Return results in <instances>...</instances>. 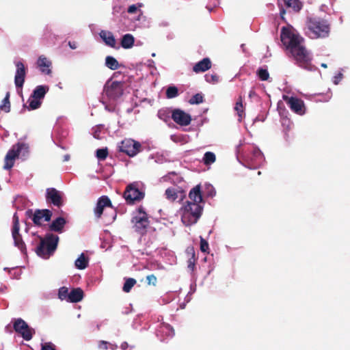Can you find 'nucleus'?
I'll return each mask as SVG.
<instances>
[{"mask_svg":"<svg viewBox=\"0 0 350 350\" xmlns=\"http://www.w3.org/2000/svg\"><path fill=\"white\" fill-rule=\"evenodd\" d=\"M128 343L126 342H124L122 343L120 347L122 349L125 350L128 348Z\"/></svg>","mask_w":350,"mask_h":350,"instance_id":"nucleus-52","label":"nucleus"},{"mask_svg":"<svg viewBox=\"0 0 350 350\" xmlns=\"http://www.w3.org/2000/svg\"><path fill=\"white\" fill-rule=\"evenodd\" d=\"M137 8L135 5H131L129 7L127 12L130 14H134L137 12Z\"/></svg>","mask_w":350,"mask_h":350,"instance_id":"nucleus-49","label":"nucleus"},{"mask_svg":"<svg viewBox=\"0 0 350 350\" xmlns=\"http://www.w3.org/2000/svg\"><path fill=\"white\" fill-rule=\"evenodd\" d=\"M161 328L162 332L165 333L167 336L173 337L175 334L174 328L170 324L163 323Z\"/></svg>","mask_w":350,"mask_h":350,"instance_id":"nucleus-37","label":"nucleus"},{"mask_svg":"<svg viewBox=\"0 0 350 350\" xmlns=\"http://www.w3.org/2000/svg\"><path fill=\"white\" fill-rule=\"evenodd\" d=\"M146 282L148 285L155 286L157 282V277L154 274L146 276Z\"/></svg>","mask_w":350,"mask_h":350,"instance_id":"nucleus-46","label":"nucleus"},{"mask_svg":"<svg viewBox=\"0 0 350 350\" xmlns=\"http://www.w3.org/2000/svg\"><path fill=\"white\" fill-rule=\"evenodd\" d=\"M321 66H322V67H323V68H327V64H326L323 63V64H321Z\"/></svg>","mask_w":350,"mask_h":350,"instance_id":"nucleus-55","label":"nucleus"},{"mask_svg":"<svg viewBox=\"0 0 350 350\" xmlns=\"http://www.w3.org/2000/svg\"><path fill=\"white\" fill-rule=\"evenodd\" d=\"M13 327L14 331L19 334L23 338L27 341L30 340L35 334V330L30 327L28 324L21 318L14 320Z\"/></svg>","mask_w":350,"mask_h":350,"instance_id":"nucleus-11","label":"nucleus"},{"mask_svg":"<svg viewBox=\"0 0 350 350\" xmlns=\"http://www.w3.org/2000/svg\"><path fill=\"white\" fill-rule=\"evenodd\" d=\"M288 51L298 66L310 71L315 69V66L311 63V55L304 45V43L293 47Z\"/></svg>","mask_w":350,"mask_h":350,"instance_id":"nucleus-4","label":"nucleus"},{"mask_svg":"<svg viewBox=\"0 0 350 350\" xmlns=\"http://www.w3.org/2000/svg\"><path fill=\"white\" fill-rule=\"evenodd\" d=\"M108 156V150L107 148H100L96 150V157L101 161L105 160Z\"/></svg>","mask_w":350,"mask_h":350,"instance_id":"nucleus-41","label":"nucleus"},{"mask_svg":"<svg viewBox=\"0 0 350 350\" xmlns=\"http://www.w3.org/2000/svg\"><path fill=\"white\" fill-rule=\"evenodd\" d=\"M46 201L58 208L62 207L64 204V193L55 188H47L46 190Z\"/></svg>","mask_w":350,"mask_h":350,"instance_id":"nucleus-14","label":"nucleus"},{"mask_svg":"<svg viewBox=\"0 0 350 350\" xmlns=\"http://www.w3.org/2000/svg\"><path fill=\"white\" fill-rule=\"evenodd\" d=\"M132 222L134 224L135 230L141 234H144L146 232L147 228L150 224L148 217L144 215H136L133 217Z\"/></svg>","mask_w":350,"mask_h":350,"instance_id":"nucleus-16","label":"nucleus"},{"mask_svg":"<svg viewBox=\"0 0 350 350\" xmlns=\"http://www.w3.org/2000/svg\"><path fill=\"white\" fill-rule=\"evenodd\" d=\"M120 152L126 153L129 157H134L142 150V145L139 142L132 139H125L119 146Z\"/></svg>","mask_w":350,"mask_h":350,"instance_id":"nucleus-12","label":"nucleus"},{"mask_svg":"<svg viewBox=\"0 0 350 350\" xmlns=\"http://www.w3.org/2000/svg\"><path fill=\"white\" fill-rule=\"evenodd\" d=\"M287 8H292L295 12H299L301 8V3L299 0H284Z\"/></svg>","mask_w":350,"mask_h":350,"instance_id":"nucleus-30","label":"nucleus"},{"mask_svg":"<svg viewBox=\"0 0 350 350\" xmlns=\"http://www.w3.org/2000/svg\"><path fill=\"white\" fill-rule=\"evenodd\" d=\"M75 265L79 269H84L88 265V258L82 253L79 258L75 260Z\"/></svg>","mask_w":350,"mask_h":350,"instance_id":"nucleus-28","label":"nucleus"},{"mask_svg":"<svg viewBox=\"0 0 350 350\" xmlns=\"http://www.w3.org/2000/svg\"><path fill=\"white\" fill-rule=\"evenodd\" d=\"M28 103H29L28 109L29 110H33V109H38L40 107L41 103H42L40 100L36 98L35 97H31V96L29 98Z\"/></svg>","mask_w":350,"mask_h":350,"instance_id":"nucleus-35","label":"nucleus"},{"mask_svg":"<svg viewBox=\"0 0 350 350\" xmlns=\"http://www.w3.org/2000/svg\"><path fill=\"white\" fill-rule=\"evenodd\" d=\"M135 42V38L131 33H126L124 35L121 39L120 44L124 49H131Z\"/></svg>","mask_w":350,"mask_h":350,"instance_id":"nucleus-26","label":"nucleus"},{"mask_svg":"<svg viewBox=\"0 0 350 350\" xmlns=\"http://www.w3.org/2000/svg\"><path fill=\"white\" fill-rule=\"evenodd\" d=\"M136 282H137L134 278H126L122 287L123 291L125 293H129Z\"/></svg>","mask_w":350,"mask_h":350,"instance_id":"nucleus-33","label":"nucleus"},{"mask_svg":"<svg viewBox=\"0 0 350 350\" xmlns=\"http://www.w3.org/2000/svg\"><path fill=\"white\" fill-rule=\"evenodd\" d=\"M137 211L138 213V215H144V216H148L147 213L145 212L144 211V208L143 206H140L139 207H138V208L137 209Z\"/></svg>","mask_w":350,"mask_h":350,"instance_id":"nucleus-50","label":"nucleus"},{"mask_svg":"<svg viewBox=\"0 0 350 350\" xmlns=\"http://www.w3.org/2000/svg\"><path fill=\"white\" fill-rule=\"evenodd\" d=\"M13 226L12 228V235L14 239V245L17 247L23 254H27V247L23 240L21 234L19 233L20 224L17 213H14L12 218Z\"/></svg>","mask_w":350,"mask_h":350,"instance_id":"nucleus-10","label":"nucleus"},{"mask_svg":"<svg viewBox=\"0 0 350 350\" xmlns=\"http://www.w3.org/2000/svg\"><path fill=\"white\" fill-rule=\"evenodd\" d=\"M209 250L208 242L202 237H200V250L202 252H206Z\"/></svg>","mask_w":350,"mask_h":350,"instance_id":"nucleus-45","label":"nucleus"},{"mask_svg":"<svg viewBox=\"0 0 350 350\" xmlns=\"http://www.w3.org/2000/svg\"><path fill=\"white\" fill-rule=\"evenodd\" d=\"M29 152V145L23 142H18L12 146L8 152L4 159L5 170H10L14 165V161L19 156L25 157Z\"/></svg>","mask_w":350,"mask_h":350,"instance_id":"nucleus-6","label":"nucleus"},{"mask_svg":"<svg viewBox=\"0 0 350 350\" xmlns=\"http://www.w3.org/2000/svg\"><path fill=\"white\" fill-rule=\"evenodd\" d=\"M204 101V96L201 93H198L193 95L189 100L191 105H199Z\"/></svg>","mask_w":350,"mask_h":350,"instance_id":"nucleus-38","label":"nucleus"},{"mask_svg":"<svg viewBox=\"0 0 350 350\" xmlns=\"http://www.w3.org/2000/svg\"><path fill=\"white\" fill-rule=\"evenodd\" d=\"M83 291L80 288H73L69 293L68 301L72 303H77L82 300Z\"/></svg>","mask_w":350,"mask_h":350,"instance_id":"nucleus-25","label":"nucleus"},{"mask_svg":"<svg viewBox=\"0 0 350 350\" xmlns=\"http://www.w3.org/2000/svg\"><path fill=\"white\" fill-rule=\"evenodd\" d=\"M27 215L31 219L36 226H42V219L49 221L52 217V211L49 209H36L33 213L32 210H28Z\"/></svg>","mask_w":350,"mask_h":350,"instance_id":"nucleus-13","label":"nucleus"},{"mask_svg":"<svg viewBox=\"0 0 350 350\" xmlns=\"http://www.w3.org/2000/svg\"><path fill=\"white\" fill-rule=\"evenodd\" d=\"M196 257H195V253L193 252L191 257L189 258L187 263H188V268L191 269V271L194 270L195 268V264H196Z\"/></svg>","mask_w":350,"mask_h":350,"instance_id":"nucleus-44","label":"nucleus"},{"mask_svg":"<svg viewBox=\"0 0 350 350\" xmlns=\"http://www.w3.org/2000/svg\"><path fill=\"white\" fill-rule=\"evenodd\" d=\"M234 109V111H237V115L239 116V121L241 122L245 116L243 100L241 97H239L238 100L236 102Z\"/></svg>","mask_w":350,"mask_h":350,"instance_id":"nucleus-29","label":"nucleus"},{"mask_svg":"<svg viewBox=\"0 0 350 350\" xmlns=\"http://www.w3.org/2000/svg\"><path fill=\"white\" fill-rule=\"evenodd\" d=\"M189 202L200 204L202 202V196L200 190V185H196L191 189L189 193Z\"/></svg>","mask_w":350,"mask_h":350,"instance_id":"nucleus-23","label":"nucleus"},{"mask_svg":"<svg viewBox=\"0 0 350 350\" xmlns=\"http://www.w3.org/2000/svg\"><path fill=\"white\" fill-rule=\"evenodd\" d=\"M280 40L288 51L304 42V39L292 26L283 27L282 28Z\"/></svg>","mask_w":350,"mask_h":350,"instance_id":"nucleus-5","label":"nucleus"},{"mask_svg":"<svg viewBox=\"0 0 350 350\" xmlns=\"http://www.w3.org/2000/svg\"><path fill=\"white\" fill-rule=\"evenodd\" d=\"M49 91V87L46 85H38L33 90L31 97H35L39 100L42 99L46 93Z\"/></svg>","mask_w":350,"mask_h":350,"instance_id":"nucleus-27","label":"nucleus"},{"mask_svg":"<svg viewBox=\"0 0 350 350\" xmlns=\"http://www.w3.org/2000/svg\"><path fill=\"white\" fill-rule=\"evenodd\" d=\"M256 75L261 81H267L269 79L268 70L261 67L257 70Z\"/></svg>","mask_w":350,"mask_h":350,"instance_id":"nucleus-36","label":"nucleus"},{"mask_svg":"<svg viewBox=\"0 0 350 350\" xmlns=\"http://www.w3.org/2000/svg\"><path fill=\"white\" fill-rule=\"evenodd\" d=\"M124 83L117 81H108L103 89V94L110 100H116L124 93Z\"/></svg>","mask_w":350,"mask_h":350,"instance_id":"nucleus-9","label":"nucleus"},{"mask_svg":"<svg viewBox=\"0 0 350 350\" xmlns=\"http://www.w3.org/2000/svg\"><path fill=\"white\" fill-rule=\"evenodd\" d=\"M109 345L110 346V349H111L112 350H114V349H117V345H116L109 344Z\"/></svg>","mask_w":350,"mask_h":350,"instance_id":"nucleus-53","label":"nucleus"},{"mask_svg":"<svg viewBox=\"0 0 350 350\" xmlns=\"http://www.w3.org/2000/svg\"><path fill=\"white\" fill-rule=\"evenodd\" d=\"M215 160V154L212 152H206L203 157V162L206 165L213 163Z\"/></svg>","mask_w":350,"mask_h":350,"instance_id":"nucleus-34","label":"nucleus"},{"mask_svg":"<svg viewBox=\"0 0 350 350\" xmlns=\"http://www.w3.org/2000/svg\"><path fill=\"white\" fill-rule=\"evenodd\" d=\"M0 109L4 111L5 113H8L10 111L9 92L6 93V95L2 101V104L0 105Z\"/></svg>","mask_w":350,"mask_h":350,"instance_id":"nucleus-32","label":"nucleus"},{"mask_svg":"<svg viewBox=\"0 0 350 350\" xmlns=\"http://www.w3.org/2000/svg\"><path fill=\"white\" fill-rule=\"evenodd\" d=\"M109 208L111 209L112 213L111 216H107V215H104L105 221L107 223H111L113 222L116 217V210L113 209V205L111 204V202L108 196H102L98 199L96 206L94 209V213L95 215V217L97 219L101 218L105 208Z\"/></svg>","mask_w":350,"mask_h":350,"instance_id":"nucleus-7","label":"nucleus"},{"mask_svg":"<svg viewBox=\"0 0 350 350\" xmlns=\"http://www.w3.org/2000/svg\"><path fill=\"white\" fill-rule=\"evenodd\" d=\"M38 237L40 243L36 248V253L42 258H48L57 249L59 237L53 234H46L44 238Z\"/></svg>","mask_w":350,"mask_h":350,"instance_id":"nucleus-3","label":"nucleus"},{"mask_svg":"<svg viewBox=\"0 0 350 350\" xmlns=\"http://www.w3.org/2000/svg\"><path fill=\"white\" fill-rule=\"evenodd\" d=\"M165 195L166 198L171 202H174L178 198L182 200L185 196L183 190L174 187L167 188L165 190Z\"/></svg>","mask_w":350,"mask_h":350,"instance_id":"nucleus-19","label":"nucleus"},{"mask_svg":"<svg viewBox=\"0 0 350 350\" xmlns=\"http://www.w3.org/2000/svg\"><path fill=\"white\" fill-rule=\"evenodd\" d=\"M205 79L208 83H216L219 81V77L217 74H207L205 75Z\"/></svg>","mask_w":350,"mask_h":350,"instance_id":"nucleus-43","label":"nucleus"},{"mask_svg":"<svg viewBox=\"0 0 350 350\" xmlns=\"http://www.w3.org/2000/svg\"><path fill=\"white\" fill-rule=\"evenodd\" d=\"M306 26L310 31L309 35L313 39L325 38L329 36L330 24L324 18L310 17L307 19Z\"/></svg>","mask_w":350,"mask_h":350,"instance_id":"nucleus-1","label":"nucleus"},{"mask_svg":"<svg viewBox=\"0 0 350 350\" xmlns=\"http://www.w3.org/2000/svg\"><path fill=\"white\" fill-rule=\"evenodd\" d=\"M285 14V10H282L280 11V14H281V17L283 18V15Z\"/></svg>","mask_w":350,"mask_h":350,"instance_id":"nucleus-54","label":"nucleus"},{"mask_svg":"<svg viewBox=\"0 0 350 350\" xmlns=\"http://www.w3.org/2000/svg\"><path fill=\"white\" fill-rule=\"evenodd\" d=\"M211 61L208 57H205L196 63L193 67V71L196 73L204 72L211 68Z\"/></svg>","mask_w":350,"mask_h":350,"instance_id":"nucleus-20","label":"nucleus"},{"mask_svg":"<svg viewBox=\"0 0 350 350\" xmlns=\"http://www.w3.org/2000/svg\"><path fill=\"white\" fill-rule=\"evenodd\" d=\"M66 221L64 217H59L49 226V230L54 232H62Z\"/></svg>","mask_w":350,"mask_h":350,"instance_id":"nucleus-24","label":"nucleus"},{"mask_svg":"<svg viewBox=\"0 0 350 350\" xmlns=\"http://www.w3.org/2000/svg\"><path fill=\"white\" fill-rule=\"evenodd\" d=\"M109 345V343L108 342L105 341V340H100L98 342V347L101 350H107L109 348L108 347Z\"/></svg>","mask_w":350,"mask_h":350,"instance_id":"nucleus-47","label":"nucleus"},{"mask_svg":"<svg viewBox=\"0 0 350 350\" xmlns=\"http://www.w3.org/2000/svg\"><path fill=\"white\" fill-rule=\"evenodd\" d=\"M178 90L175 86H170L166 90V96L167 98H173L178 96Z\"/></svg>","mask_w":350,"mask_h":350,"instance_id":"nucleus-39","label":"nucleus"},{"mask_svg":"<svg viewBox=\"0 0 350 350\" xmlns=\"http://www.w3.org/2000/svg\"><path fill=\"white\" fill-rule=\"evenodd\" d=\"M41 350H55L54 345L51 342H45L42 345Z\"/></svg>","mask_w":350,"mask_h":350,"instance_id":"nucleus-48","label":"nucleus"},{"mask_svg":"<svg viewBox=\"0 0 350 350\" xmlns=\"http://www.w3.org/2000/svg\"><path fill=\"white\" fill-rule=\"evenodd\" d=\"M99 35L106 45L111 48L118 49V47H116V40L111 31L102 30Z\"/></svg>","mask_w":350,"mask_h":350,"instance_id":"nucleus-21","label":"nucleus"},{"mask_svg":"<svg viewBox=\"0 0 350 350\" xmlns=\"http://www.w3.org/2000/svg\"><path fill=\"white\" fill-rule=\"evenodd\" d=\"M69 293L68 288L67 287L62 286L59 289L58 297L62 300L67 299L68 301Z\"/></svg>","mask_w":350,"mask_h":350,"instance_id":"nucleus-40","label":"nucleus"},{"mask_svg":"<svg viewBox=\"0 0 350 350\" xmlns=\"http://www.w3.org/2000/svg\"><path fill=\"white\" fill-rule=\"evenodd\" d=\"M37 64L42 72L46 75L51 73V70L50 69V67L51 66V62L46 57L43 55L40 56L38 59Z\"/></svg>","mask_w":350,"mask_h":350,"instance_id":"nucleus-22","label":"nucleus"},{"mask_svg":"<svg viewBox=\"0 0 350 350\" xmlns=\"http://www.w3.org/2000/svg\"><path fill=\"white\" fill-rule=\"evenodd\" d=\"M16 71L14 77V83L17 88H22L25 83L26 70L25 65L21 62L16 63Z\"/></svg>","mask_w":350,"mask_h":350,"instance_id":"nucleus-18","label":"nucleus"},{"mask_svg":"<svg viewBox=\"0 0 350 350\" xmlns=\"http://www.w3.org/2000/svg\"><path fill=\"white\" fill-rule=\"evenodd\" d=\"M105 65L111 70H117L120 67V64L116 58L111 56H107L105 59Z\"/></svg>","mask_w":350,"mask_h":350,"instance_id":"nucleus-31","label":"nucleus"},{"mask_svg":"<svg viewBox=\"0 0 350 350\" xmlns=\"http://www.w3.org/2000/svg\"><path fill=\"white\" fill-rule=\"evenodd\" d=\"M180 211L183 224L185 226H190L198 222L202 214L203 207L198 203L187 202Z\"/></svg>","mask_w":350,"mask_h":350,"instance_id":"nucleus-2","label":"nucleus"},{"mask_svg":"<svg viewBox=\"0 0 350 350\" xmlns=\"http://www.w3.org/2000/svg\"><path fill=\"white\" fill-rule=\"evenodd\" d=\"M252 159L260 161L262 159L263 154L262 152L257 148H254L252 150Z\"/></svg>","mask_w":350,"mask_h":350,"instance_id":"nucleus-42","label":"nucleus"},{"mask_svg":"<svg viewBox=\"0 0 350 350\" xmlns=\"http://www.w3.org/2000/svg\"><path fill=\"white\" fill-rule=\"evenodd\" d=\"M284 100L290 109L295 113L299 115H303L306 112V107L304 101L297 97H284Z\"/></svg>","mask_w":350,"mask_h":350,"instance_id":"nucleus-15","label":"nucleus"},{"mask_svg":"<svg viewBox=\"0 0 350 350\" xmlns=\"http://www.w3.org/2000/svg\"><path fill=\"white\" fill-rule=\"evenodd\" d=\"M138 182H133L128 185L123 193V197L128 204H133L144 198L145 193L140 187Z\"/></svg>","mask_w":350,"mask_h":350,"instance_id":"nucleus-8","label":"nucleus"},{"mask_svg":"<svg viewBox=\"0 0 350 350\" xmlns=\"http://www.w3.org/2000/svg\"><path fill=\"white\" fill-rule=\"evenodd\" d=\"M68 45L72 49H75L77 48V43L75 41H69Z\"/></svg>","mask_w":350,"mask_h":350,"instance_id":"nucleus-51","label":"nucleus"},{"mask_svg":"<svg viewBox=\"0 0 350 350\" xmlns=\"http://www.w3.org/2000/svg\"><path fill=\"white\" fill-rule=\"evenodd\" d=\"M172 118L176 124L180 126H187L191 122V116L179 109L172 111Z\"/></svg>","mask_w":350,"mask_h":350,"instance_id":"nucleus-17","label":"nucleus"}]
</instances>
